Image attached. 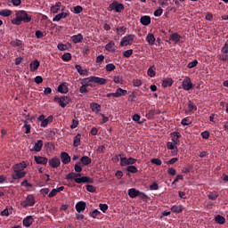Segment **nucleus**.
<instances>
[{"label":"nucleus","instance_id":"f257e3e1","mask_svg":"<svg viewBox=\"0 0 228 228\" xmlns=\"http://www.w3.org/2000/svg\"><path fill=\"white\" fill-rule=\"evenodd\" d=\"M12 22L16 26H20L21 22L28 24V22H31V16L28 15L26 11H19L16 12V18L13 19Z\"/></svg>","mask_w":228,"mask_h":228},{"label":"nucleus","instance_id":"f03ea898","mask_svg":"<svg viewBox=\"0 0 228 228\" xmlns=\"http://www.w3.org/2000/svg\"><path fill=\"white\" fill-rule=\"evenodd\" d=\"M66 179L68 181H72V179H74L75 183H77V184H81V183L93 184V183H94V178H91L89 176H82L80 178H76V173L75 172H71V173L68 174L66 175Z\"/></svg>","mask_w":228,"mask_h":228},{"label":"nucleus","instance_id":"7ed1b4c3","mask_svg":"<svg viewBox=\"0 0 228 228\" xmlns=\"http://www.w3.org/2000/svg\"><path fill=\"white\" fill-rule=\"evenodd\" d=\"M124 10H126L124 4H120L117 0H114L109 5V12H116V13H122V12H124Z\"/></svg>","mask_w":228,"mask_h":228},{"label":"nucleus","instance_id":"20e7f679","mask_svg":"<svg viewBox=\"0 0 228 228\" xmlns=\"http://www.w3.org/2000/svg\"><path fill=\"white\" fill-rule=\"evenodd\" d=\"M54 102L60 104L61 108H66L68 104H70V98L69 96H55Z\"/></svg>","mask_w":228,"mask_h":228},{"label":"nucleus","instance_id":"39448f33","mask_svg":"<svg viewBox=\"0 0 228 228\" xmlns=\"http://www.w3.org/2000/svg\"><path fill=\"white\" fill-rule=\"evenodd\" d=\"M124 95H127V90H124L120 87H118L115 93H109L106 94V97L110 99V97H124Z\"/></svg>","mask_w":228,"mask_h":228},{"label":"nucleus","instance_id":"423d86ee","mask_svg":"<svg viewBox=\"0 0 228 228\" xmlns=\"http://www.w3.org/2000/svg\"><path fill=\"white\" fill-rule=\"evenodd\" d=\"M39 122H41V126L42 127H47L48 124H51L54 120V116L50 115L47 118H45V115H40L38 117Z\"/></svg>","mask_w":228,"mask_h":228},{"label":"nucleus","instance_id":"0eeeda50","mask_svg":"<svg viewBox=\"0 0 228 228\" xmlns=\"http://www.w3.org/2000/svg\"><path fill=\"white\" fill-rule=\"evenodd\" d=\"M35 196L29 194L27 196L26 200L21 201L20 206L22 208H31L35 204Z\"/></svg>","mask_w":228,"mask_h":228},{"label":"nucleus","instance_id":"6e6552de","mask_svg":"<svg viewBox=\"0 0 228 228\" xmlns=\"http://www.w3.org/2000/svg\"><path fill=\"white\" fill-rule=\"evenodd\" d=\"M134 41V35H126L121 39L120 45L121 47H126L127 45H131V44H133Z\"/></svg>","mask_w":228,"mask_h":228},{"label":"nucleus","instance_id":"1a4fd4ad","mask_svg":"<svg viewBox=\"0 0 228 228\" xmlns=\"http://www.w3.org/2000/svg\"><path fill=\"white\" fill-rule=\"evenodd\" d=\"M137 159L130 157V158H122L120 157V165L121 167H127V165H134L136 163Z\"/></svg>","mask_w":228,"mask_h":228},{"label":"nucleus","instance_id":"9d476101","mask_svg":"<svg viewBox=\"0 0 228 228\" xmlns=\"http://www.w3.org/2000/svg\"><path fill=\"white\" fill-rule=\"evenodd\" d=\"M182 86L186 92L191 90L193 88V83H191V78H190V77H186L182 83Z\"/></svg>","mask_w":228,"mask_h":228},{"label":"nucleus","instance_id":"9b49d317","mask_svg":"<svg viewBox=\"0 0 228 228\" xmlns=\"http://www.w3.org/2000/svg\"><path fill=\"white\" fill-rule=\"evenodd\" d=\"M14 173L12 175V179H22V177H26V172L25 171H19V169L13 168Z\"/></svg>","mask_w":228,"mask_h":228},{"label":"nucleus","instance_id":"f8f14e48","mask_svg":"<svg viewBox=\"0 0 228 228\" xmlns=\"http://www.w3.org/2000/svg\"><path fill=\"white\" fill-rule=\"evenodd\" d=\"M90 81H93L94 83H97V85H106V83H108V79L106 78H102V77H90Z\"/></svg>","mask_w":228,"mask_h":228},{"label":"nucleus","instance_id":"ddd939ff","mask_svg":"<svg viewBox=\"0 0 228 228\" xmlns=\"http://www.w3.org/2000/svg\"><path fill=\"white\" fill-rule=\"evenodd\" d=\"M49 165L52 168H58L61 165V161L58 157H54L49 160Z\"/></svg>","mask_w":228,"mask_h":228},{"label":"nucleus","instance_id":"4468645a","mask_svg":"<svg viewBox=\"0 0 228 228\" xmlns=\"http://www.w3.org/2000/svg\"><path fill=\"white\" fill-rule=\"evenodd\" d=\"M172 142L171 143H174L175 145H179L181 142L179 141V138H181V133L179 132H174L171 134Z\"/></svg>","mask_w":228,"mask_h":228},{"label":"nucleus","instance_id":"2eb2a0df","mask_svg":"<svg viewBox=\"0 0 228 228\" xmlns=\"http://www.w3.org/2000/svg\"><path fill=\"white\" fill-rule=\"evenodd\" d=\"M76 211L78 213H83L85 209H86V202L85 201H78L75 206Z\"/></svg>","mask_w":228,"mask_h":228},{"label":"nucleus","instance_id":"dca6fc26","mask_svg":"<svg viewBox=\"0 0 228 228\" xmlns=\"http://www.w3.org/2000/svg\"><path fill=\"white\" fill-rule=\"evenodd\" d=\"M42 147H44V141L38 140L35 143L33 149H31L30 151L31 152H33V151H35L36 152H40V151H42Z\"/></svg>","mask_w":228,"mask_h":228},{"label":"nucleus","instance_id":"f3484780","mask_svg":"<svg viewBox=\"0 0 228 228\" xmlns=\"http://www.w3.org/2000/svg\"><path fill=\"white\" fill-rule=\"evenodd\" d=\"M61 159L63 165H69V163L70 162V156L69 155V153L63 151L61 153Z\"/></svg>","mask_w":228,"mask_h":228},{"label":"nucleus","instance_id":"a211bd4d","mask_svg":"<svg viewBox=\"0 0 228 228\" xmlns=\"http://www.w3.org/2000/svg\"><path fill=\"white\" fill-rule=\"evenodd\" d=\"M105 49L109 53H115L117 51V45H115V42L110 41L105 45Z\"/></svg>","mask_w":228,"mask_h":228},{"label":"nucleus","instance_id":"6ab92c4d","mask_svg":"<svg viewBox=\"0 0 228 228\" xmlns=\"http://www.w3.org/2000/svg\"><path fill=\"white\" fill-rule=\"evenodd\" d=\"M34 159H35L37 165H45L48 161L47 158L41 157V156H35Z\"/></svg>","mask_w":228,"mask_h":228},{"label":"nucleus","instance_id":"aec40b11","mask_svg":"<svg viewBox=\"0 0 228 228\" xmlns=\"http://www.w3.org/2000/svg\"><path fill=\"white\" fill-rule=\"evenodd\" d=\"M30 72H36V70H38V67H40V61L38 60H35L30 62Z\"/></svg>","mask_w":228,"mask_h":228},{"label":"nucleus","instance_id":"412c9836","mask_svg":"<svg viewBox=\"0 0 228 228\" xmlns=\"http://www.w3.org/2000/svg\"><path fill=\"white\" fill-rule=\"evenodd\" d=\"M172 213H183L184 211V207L183 205H174L171 207Z\"/></svg>","mask_w":228,"mask_h":228},{"label":"nucleus","instance_id":"4be33fe9","mask_svg":"<svg viewBox=\"0 0 228 228\" xmlns=\"http://www.w3.org/2000/svg\"><path fill=\"white\" fill-rule=\"evenodd\" d=\"M167 149H168V151H173L172 152H173L174 156H175V154H177V145L174 144V142H167Z\"/></svg>","mask_w":228,"mask_h":228},{"label":"nucleus","instance_id":"5701e85b","mask_svg":"<svg viewBox=\"0 0 228 228\" xmlns=\"http://www.w3.org/2000/svg\"><path fill=\"white\" fill-rule=\"evenodd\" d=\"M24 227H31L33 224V216H28L26 218L22 221Z\"/></svg>","mask_w":228,"mask_h":228},{"label":"nucleus","instance_id":"b1692460","mask_svg":"<svg viewBox=\"0 0 228 228\" xmlns=\"http://www.w3.org/2000/svg\"><path fill=\"white\" fill-rule=\"evenodd\" d=\"M67 17H69V13L67 12H61L59 14H57L53 19V22H60V20H61V19H67Z\"/></svg>","mask_w":228,"mask_h":228},{"label":"nucleus","instance_id":"393cba45","mask_svg":"<svg viewBox=\"0 0 228 228\" xmlns=\"http://www.w3.org/2000/svg\"><path fill=\"white\" fill-rule=\"evenodd\" d=\"M73 44H81L83 42V34H77L71 37Z\"/></svg>","mask_w":228,"mask_h":228},{"label":"nucleus","instance_id":"a878e982","mask_svg":"<svg viewBox=\"0 0 228 228\" xmlns=\"http://www.w3.org/2000/svg\"><path fill=\"white\" fill-rule=\"evenodd\" d=\"M146 42L149 44V45H154L156 42V37H154V34L149 33L146 36Z\"/></svg>","mask_w":228,"mask_h":228},{"label":"nucleus","instance_id":"bb28decb","mask_svg":"<svg viewBox=\"0 0 228 228\" xmlns=\"http://www.w3.org/2000/svg\"><path fill=\"white\" fill-rule=\"evenodd\" d=\"M82 163L83 167H88L92 163V159H90L88 156H83L80 159V164Z\"/></svg>","mask_w":228,"mask_h":228},{"label":"nucleus","instance_id":"cd10ccee","mask_svg":"<svg viewBox=\"0 0 228 228\" xmlns=\"http://www.w3.org/2000/svg\"><path fill=\"white\" fill-rule=\"evenodd\" d=\"M139 192L140 191L134 188H131L128 190V197H130V199H136V197H138Z\"/></svg>","mask_w":228,"mask_h":228},{"label":"nucleus","instance_id":"c85d7f7f","mask_svg":"<svg viewBox=\"0 0 228 228\" xmlns=\"http://www.w3.org/2000/svg\"><path fill=\"white\" fill-rule=\"evenodd\" d=\"M140 22L142 26H149V24H151V16L145 15L141 17Z\"/></svg>","mask_w":228,"mask_h":228},{"label":"nucleus","instance_id":"c756f323","mask_svg":"<svg viewBox=\"0 0 228 228\" xmlns=\"http://www.w3.org/2000/svg\"><path fill=\"white\" fill-rule=\"evenodd\" d=\"M61 8V2H56L54 5L51 6L52 13H58V11Z\"/></svg>","mask_w":228,"mask_h":228},{"label":"nucleus","instance_id":"7c9ffc66","mask_svg":"<svg viewBox=\"0 0 228 228\" xmlns=\"http://www.w3.org/2000/svg\"><path fill=\"white\" fill-rule=\"evenodd\" d=\"M75 69L77 70L80 76H88V71L86 69H83L81 68V65L79 64L75 65Z\"/></svg>","mask_w":228,"mask_h":228},{"label":"nucleus","instance_id":"2f4dec72","mask_svg":"<svg viewBox=\"0 0 228 228\" xmlns=\"http://www.w3.org/2000/svg\"><path fill=\"white\" fill-rule=\"evenodd\" d=\"M90 108H91V110H92V111L94 112V113H99V111H101V105H99L98 103H96V102H93V103H91L90 104Z\"/></svg>","mask_w":228,"mask_h":228},{"label":"nucleus","instance_id":"473e14b6","mask_svg":"<svg viewBox=\"0 0 228 228\" xmlns=\"http://www.w3.org/2000/svg\"><path fill=\"white\" fill-rule=\"evenodd\" d=\"M169 40H172V42H175V44H179V42H181V36L177 33L172 34Z\"/></svg>","mask_w":228,"mask_h":228},{"label":"nucleus","instance_id":"72a5a7b5","mask_svg":"<svg viewBox=\"0 0 228 228\" xmlns=\"http://www.w3.org/2000/svg\"><path fill=\"white\" fill-rule=\"evenodd\" d=\"M215 222H216V224H218L219 225H224V224H225V217H224L220 215H217L215 217Z\"/></svg>","mask_w":228,"mask_h":228},{"label":"nucleus","instance_id":"f704fd0d","mask_svg":"<svg viewBox=\"0 0 228 228\" xmlns=\"http://www.w3.org/2000/svg\"><path fill=\"white\" fill-rule=\"evenodd\" d=\"M73 145H74L75 147H79V146L81 145V134H77L74 137Z\"/></svg>","mask_w":228,"mask_h":228},{"label":"nucleus","instance_id":"c9c22d12","mask_svg":"<svg viewBox=\"0 0 228 228\" xmlns=\"http://www.w3.org/2000/svg\"><path fill=\"white\" fill-rule=\"evenodd\" d=\"M218 192L216 191H210L208 192V198L210 200H216V199H218Z\"/></svg>","mask_w":228,"mask_h":228},{"label":"nucleus","instance_id":"e433bc0d","mask_svg":"<svg viewBox=\"0 0 228 228\" xmlns=\"http://www.w3.org/2000/svg\"><path fill=\"white\" fill-rule=\"evenodd\" d=\"M172 85H174V80H172V78L165 79L162 82L163 88H167V86H172Z\"/></svg>","mask_w":228,"mask_h":228},{"label":"nucleus","instance_id":"4c0bfd02","mask_svg":"<svg viewBox=\"0 0 228 228\" xmlns=\"http://www.w3.org/2000/svg\"><path fill=\"white\" fill-rule=\"evenodd\" d=\"M28 165L26 164V162H20L19 164H16L13 168L19 170V171H22L24 170V168H27Z\"/></svg>","mask_w":228,"mask_h":228},{"label":"nucleus","instance_id":"58836bf2","mask_svg":"<svg viewBox=\"0 0 228 228\" xmlns=\"http://www.w3.org/2000/svg\"><path fill=\"white\" fill-rule=\"evenodd\" d=\"M58 92L60 94H67L69 92V87H67V86L63 85V84H61L59 86H58Z\"/></svg>","mask_w":228,"mask_h":228},{"label":"nucleus","instance_id":"ea45409f","mask_svg":"<svg viewBox=\"0 0 228 228\" xmlns=\"http://www.w3.org/2000/svg\"><path fill=\"white\" fill-rule=\"evenodd\" d=\"M148 76L150 77H154L156 76V66H151L148 69Z\"/></svg>","mask_w":228,"mask_h":228},{"label":"nucleus","instance_id":"a19ab883","mask_svg":"<svg viewBox=\"0 0 228 228\" xmlns=\"http://www.w3.org/2000/svg\"><path fill=\"white\" fill-rule=\"evenodd\" d=\"M127 30V28L126 26H122L117 28V35H119L122 37V35H126V31Z\"/></svg>","mask_w":228,"mask_h":228},{"label":"nucleus","instance_id":"79ce46f5","mask_svg":"<svg viewBox=\"0 0 228 228\" xmlns=\"http://www.w3.org/2000/svg\"><path fill=\"white\" fill-rule=\"evenodd\" d=\"M90 83H94V80H90V77L84 78L81 82V85H83L84 86H93L92 84Z\"/></svg>","mask_w":228,"mask_h":228},{"label":"nucleus","instance_id":"37998d69","mask_svg":"<svg viewBox=\"0 0 228 228\" xmlns=\"http://www.w3.org/2000/svg\"><path fill=\"white\" fill-rule=\"evenodd\" d=\"M115 69H117V66H115L113 63H109L105 66L106 72H113Z\"/></svg>","mask_w":228,"mask_h":228},{"label":"nucleus","instance_id":"c03bdc74","mask_svg":"<svg viewBox=\"0 0 228 228\" xmlns=\"http://www.w3.org/2000/svg\"><path fill=\"white\" fill-rule=\"evenodd\" d=\"M1 17H10L12 15V11L8 9H4L0 11Z\"/></svg>","mask_w":228,"mask_h":228},{"label":"nucleus","instance_id":"a18cd8bd","mask_svg":"<svg viewBox=\"0 0 228 228\" xmlns=\"http://www.w3.org/2000/svg\"><path fill=\"white\" fill-rule=\"evenodd\" d=\"M126 172H130V174H136L138 172V167L135 166H128L126 167Z\"/></svg>","mask_w":228,"mask_h":228},{"label":"nucleus","instance_id":"49530a36","mask_svg":"<svg viewBox=\"0 0 228 228\" xmlns=\"http://www.w3.org/2000/svg\"><path fill=\"white\" fill-rule=\"evenodd\" d=\"M11 45L12 47H22V41L16 39L11 42Z\"/></svg>","mask_w":228,"mask_h":228},{"label":"nucleus","instance_id":"de8ad7c7","mask_svg":"<svg viewBox=\"0 0 228 228\" xmlns=\"http://www.w3.org/2000/svg\"><path fill=\"white\" fill-rule=\"evenodd\" d=\"M113 81H114V83H116V85H123L124 84V80L122 79V77H120V76H115L113 77Z\"/></svg>","mask_w":228,"mask_h":228},{"label":"nucleus","instance_id":"09e8293b","mask_svg":"<svg viewBox=\"0 0 228 228\" xmlns=\"http://www.w3.org/2000/svg\"><path fill=\"white\" fill-rule=\"evenodd\" d=\"M197 65H199V61L194 60L188 63L187 68L188 69H195V67H197Z\"/></svg>","mask_w":228,"mask_h":228},{"label":"nucleus","instance_id":"8fccbe9b","mask_svg":"<svg viewBox=\"0 0 228 228\" xmlns=\"http://www.w3.org/2000/svg\"><path fill=\"white\" fill-rule=\"evenodd\" d=\"M63 61H70L72 60V55L69 53H66L62 55Z\"/></svg>","mask_w":228,"mask_h":228},{"label":"nucleus","instance_id":"3c124183","mask_svg":"<svg viewBox=\"0 0 228 228\" xmlns=\"http://www.w3.org/2000/svg\"><path fill=\"white\" fill-rule=\"evenodd\" d=\"M74 169H75V172H77V173L83 172V167H81V162L75 164Z\"/></svg>","mask_w":228,"mask_h":228},{"label":"nucleus","instance_id":"603ef678","mask_svg":"<svg viewBox=\"0 0 228 228\" xmlns=\"http://www.w3.org/2000/svg\"><path fill=\"white\" fill-rule=\"evenodd\" d=\"M151 163H152L153 165H157L158 167H161V165H163V161H161V159H152L151 160Z\"/></svg>","mask_w":228,"mask_h":228},{"label":"nucleus","instance_id":"864d4df0","mask_svg":"<svg viewBox=\"0 0 228 228\" xmlns=\"http://www.w3.org/2000/svg\"><path fill=\"white\" fill-rule=\"evenodd\" d=\"M154 117H155L154 110H149L148 113L146 114V118H148V120H152Z\"/></svg>","mask_w":228,"mask_h":228},{"label":"nucleus","instance_id":"5fc2aeb1","mask_svg":"<svg viewBox=\"0 0 228 228\" xmlns=\"http://www.w3.org/2000/svg\"><path fill=\"white\" fill-rule=\"evenodd\" d=\"M123 56L124 58H131V56H133V49L125 51Z\"/></svg>","mask_w":228,"mask_h":228},{"label":"nucleus","instance_id":"6e6d98bb","mask_svg":"<svg viewBox=\"0 0 228 228\" xmlns=\"http://www.w3.org/2000/svg\"><path fill=\"white\" fill-rule=\"evenodd\" d=\"M188 108H189V111L191 112V111H197V107L195 104H193V102H191V101L189 102L188 103Z\"/></svg>","mask_w":228,"mask_h":228},{"label":"nucleus","instance_id":"4d7b16f0","mask_svg":"<svg viewBox=\"0 0 228 228\" xmlns=\"http://www.w3.org/2000/svg\"><path fill=\"white\" fill-rule=\"evenodd\" d=\"M89 215L92 216V218H97V216L101 215V212L97 209H94L93 212H90Z\"/></svg>","mask_w":228,"mask_h":228},{"label":"nucleus","instance_id":"13d9d810","mask_svg":"<svg viewBox=\"0 0 228 228\" xmlns=\"http://www.w3.org/2000/svg\"><path fill=\"white\" fill-rule=\"evenodd\" d=\"M221 53L224 54H228V39L226 40L224 47L221 49Z\"/></svg>","mask_w":228,"mask_h":228},{"label":"nucleus","instance_id":"bf43d9fd","mask_svg":"<svg viewBox=\"0 0 228 228\" xmlns=\"http://www.w3.org/2000/svg\"><path fill=\"white\" fill-rule=\"evenodd\" d=\"M137 197H140L142 199V200H143V201H145V200H147V199H149V196H147V194H145L144 192H142L140 191H139Z\"/></svg>","mask_w":228,"mask_h":228},{"label":"nucleus","instance_id":"052dcab7","mask_svg":"<svg viewBox=\"0 0 228 228\" xmlns=\"http://www.w3.org/2000/svg\"><path fill=\"white\" fill-rule=\"evenodd\" d=\"M99 208H100L101 211H102V213H106L109 207H108V204L100 203Z\"/></svg>","mask_w":228,"mask_h":228},{"label":"nucleus","instance_id":"680f3d73","mask_svg":"<svg viewBox=\"0 0 228 228\" xmlns=\"http://www.w3.org/2000/svg\"><path fill=\"white\" fill-rule=\"evenodd\" d=\"M132 120H134V122H136L137 124L143 123V122L140 121V115H138V114H134L132 118Z\"/></svg>","mask_w":228,"mask_h":228},{"label":"nucleus","instance_id":"e2e57ef3","mask_svg":"<svg viewBox=\"0 0 228 228\" xmlns=\"http://www.w3.org/2000/svg\"><path fill=\"white\" fill-rule=\"evenodd\" d=\"M74 10V13H81V12H83V7L81 5H77L73 8Z\"/></svg>","mask_w":228,"mask_h":228},{"label":"nucleus","instance_id":"0e129e2a","mask_svg":"<svg viewBox=\"0 0 228 228\" xmlns=\"http://www.w3.org/2000/svg\"><path fill=\"white\" fill-rule=\"evenodd\" d=\"M209 132L208 131H204L200 134L201 138H203V140H208L209 139Z\"/></svg>","mask_w":228,"mask_h":228},{"label":"nucleus","instance_id":"69168bd1","mask_svg":"<svg viewBox=\"0 0 228 228\" xmlns=\"http://www.w3.org/2000/svg\"><path fill=\"white\" fill-rule=\"evenodd\" d=\"M161 15H163V10L161 8H159L154 12L155 17H161Z\"/></svg>","mask_w":228,"mask_h":228},{"label":"nucleus","instance_id":"338daca9","mask_svg":"<svg viewBox=\"0 0 228 228\" xmlns=\"http://www.w3.org/2000/svg\"><path fill=\"white\" fill-rule=\"evenodd\" d=\"M86 190L90 193H95V191H96L95 186H94V185H86Z\"/></svg>","mask_w":228,"mask_h":228},{"label":"nucleus","instance_id":"774afa93","mask_svg":"<svg viewBox=\"0 0 228 228\" xmlns=\"http://www.w3.org/2000/svg\"><path fill=\"white\" fill-rule=\"evenodd\" d=\"M57 49H59V51H67L68 47L67 45L59 44Z\"/></svg>","mask_w":228,"mask_h":228}]
</instances>
